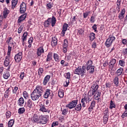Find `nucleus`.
<instances>
[{
    "mask_svg": "<svg viewBox=\"0 0 127 127\" xmlns=\"http://www.w3.org/2000/svg\"><path fill=\"white\" fill-rule=\"evenodd\" d=\"M43 94V87L38 85L31 94V98L32 101H37Z\"/></svg>",
    "mask_w": 127,
    "mask_h": 127,
    "instance_id": "nucleus-1",
    "label": "nucleus"
},
{
    "mask_svg": "<svg viewBox=\"0 0 127 127\" xmlns=\"http://www.w3.org/2000/svg\"><path fill=\"white\" fill-rule=\"evenodd\" d=\"M50 24L52 25V27H54L55 24H56V18L54 16H53L52 18H48L44 23L45 27H49Z\"/></svg>",
    "mask_w": 127,
    "mask_h": 127,
    "instance_id": "nucleus-2",
    "label": "nucleus"
},
{
    "mask_svg": "<svg viewBox=\"0 0 127 127\" xmlns=\"http://www.w3.org/2000/svg\"><path fill=\"white\" fill-rule=\"evenodd\" d=\"M86 70L90 73H94L95 71V66L93 65V61L89 60L86 63Z\"/></svg>",
    "mask_w": 127,
    "mask_h": 127,
    "instance_id": "nucleus-3",
    "label": "nucleus"
},
{
    "mask_svg": "<svg viewBox=\"0 0 127 127\" xmlns=\"http://www.w3.org/2000/svg\"><path fill=\"white\" fill-rule=\"evenodd\" d=\"M116 40V37L113 35H110L109 38L106 40L105 42V46L106 47L109 48L112 46L113 42Z\"/></svg>",
    "mask_w": 127,
    "mask_h": 127,
    "instance_id": "nucleus-4",
    "label": "nucleus"
},
{
    "mask_svg": "<svg viewBox=\"0 0 127 127\" xmlns=\"http://www.w3.org/2000/svg\"><path fill=\"white\" fill-rule=\"evenodd\" d=\"M74 73L77 75H81V76H83L86 73V66L83 65L82 67H78L75 69Z\"/></svg>",
    "mask_w": 127,
    "mask_h": 127,
    "instance_id": "nucleus-5",
    "label": "nucleus"
},
{
    "mask_svg": "<svg viewBox=\"0 0 127 127\" xmlns=\"http://www.w3.org/2000/svg\"><path fill=\"white\" fill-rule=\"evenodd\" d=\"M39 106L40 112H42V113H50V111L48 110V109H47L44 103H40L39 104Z\"/></svg>",
    "mask_w": 127,
    "mask_h": 127,
    "instance_id": "nucleus-6",
    "label": "nucleus"
},
{
    "mask_svg": "<svg viewBox=\"0 0 127 127\" xmlns=\"http://www.w3.org/2000/svg\"><path fill=\"white\" fill-rule=\"evenodd\" d=\"M77 104H78V100H73L71 102H69L68 104H67L65 106V108H68V109H69V110H72V109L76 108Z\"/></svg>",
    "mask_w": 127,
    "mask_h": 127,
    "instance_id": "nucleus-7",
    "label": "nucleus"
},
{
    "mask_svg": "<svg viewBox=\"0 0 127 127\" xmlns=\"http://www.w3.org/2000/svg\"><path fill=\"white\" fill-rule=\"evenodd\" d=\"M41 115H38L37 114H34L33 115L32 117L31 118V121L33 124H37L39 123V120L40 119Z\"/></svg>",
    "mask_w": 127,
    "mask_h": 127,
    "instance_id": "nucleus-8",
    "label": "nucleus"
},
{
    "mask_svg": "<svg viewBox=\"0 0 127 127\" xmlns=\"http://www.w3.org/2000/svg\"><path fill=\"white\" fill-rule=\"evenodd\" d=\"M98 89H99V85L96 83H94L92 84L91 87V89L88 92V94H90L91 93H95L98 91Z\"/></svg>",
    "mask_w": 127,
    "mask_h": 127,
    "instance_id": "nucleus-9",
    "label": "nucleus"
},
{
    "mask_svg": "<svg viewBox=\"0 0 127 127\" xmlns=\"http://www.w3.org/2000/svg\"><path fill=\"white\" fill-rule=\"evenodd\" d=\"M92 96H94V98L95 100H99L101 97V92L97 91L95 92H91L89 93V97H92Z\"/></svg>",
    "mask_w": 127,
    "mask_h": 127,
    "instance_id": "nucleus-10",
    "label": "nucleus"
},
{
    "mask_svg": "<svg viewBox=\"0 0 127 127\" xmlns=\"http://www.w3.org/2000/svg\"><path fill=\"white\" fill-rule=\"evenodd\" d=\"M11 57L10 56H7L5 57V60L4 61V65L5 67H8L10 66V62H11Z\"/></svg>",
    "mask_w": 127,
    "mask_h": 127,
    "instance_id": "nucleus-11",
    "label": "nucleus"
},
{
    "mask_svg": "<svg viewBox=\"0 0 127 127\" xmlns=\"http://www.w3.org/2000/svg\"><path fill=\"white\" fill-rule=\"evenodd\" d=\"M47 122H48L47 118L44 116L41 115L39 124H40V125H46V124H47Z\"/></svg>",
    "mask_w": 127,
    "mask_h": 127,
    "instance_id": "nucleus-12",
    "label": "nucleus"
},
{
    "mask_svg": "<svg viewBox=\"0 0 127 127\" xmlns=\"http://www.w3.org/2000/svg\"><path fill=\"white\" fill-rule=\"evenodd\" d=\"M21 59H22V52H20L15 55L14 60L15 62L18 63L21 61Z\"/></svg>",
    "mask_w": 127,
    "mask_h": 127,
    "instance_id": "nucleus-13",
    "label": "nucleus"
},
{
    "mask_svg": "<svg viewBox=\"0 0 127 127\" xmlns=\"http://www.w3.org/2000/svg\"><path fill=\"white\" fill-rule=\"evenodd\" d=\"M26 11V3H24V2H22L20 6V13L22 14V13H24Z\"/></svg>",
    "mask_w": 127,
    "mask_h": 127,
    "instance_id": "nucleus-14",
    "label": "nucleus"
},
{
    "mask_svg": "<svg viewBox=\"0 0 127 127\" xmlns=\"http://www.w3.org/2000/svg\"><path fill=\"white\" fill-rule=\"evenodd\" d=\"M27 35H28V33H27V32H25L21 37L22 45L23 46H24V44H25V42L27 40Z\"/></svg>",
    "mask_w": 127,
    "mask_h": 127,
    "instance_id": "nucleus-15",
    "label": "nucleus"
},
{
    "mask_svg": "<svg viewBox=\"0 0 127 127\" xmlns=\"http://www.w3.org/2000/svg\"><path fill=\"white\" fill-rule=\"evenodd\" d=\"M9 12H10V11L7 9V8L5 7L3 9V18H6L7 17V16L8 14H9Z\"/></svg>",
    "mask_w": 127,
    "mask_h": 127,
    "instance_id": "nucleus-16",
    "label": "nucleus"
},
{
    "mask_svg": "<svg viewBox=\"0 0 127 127\" xmlns=\"http://www.w3.org/2000/svg\"><path fill=\"white\" fill-rule=\"evenodd\" d=\"M123 72H124V68L120 67L115 72L116 76L120 77V76H122L123 75Z\"/></svg>",
    "mask_w": 127,
    "mask_h": 127,
    "instance_id": "nucleus-17",
    "label": "nucleus"
},
{
    "mask_svg": "<svg viewBox=\"0 0 127 127\" xmlns=\"http://www.w3.org/2000/svg\"><path fill=\"white\" fill-rule=\"evenodd\" d=\"M58 42V40L56 36L52 38V42H51V45L52 47H55L57 45V43Z\"/></svg>",
    "mask_w": 127,
    "mask_h": 127,
    "instance_id": "nucleus-18",
    "label": "nucleus"
},
{
    "mask_svg": "<svg viewBox=\"0 0 127 127\" xmlns=\"http://www.w3.org/2000/svg\"><path fill=\"white\" fill-rule=\"evenodd\" d=\"M37 55L41 56V55L44 53V49H43V47H41L37 49Z\"/></svg>",
    "mask_w": 127,
    "mask_h": 127,
    "instance_id": "nucleus-19",
    "label": "nucleus"
},
{
    "mask_svg": "<svg viewBox=\"0 0 127 127\" xmlns=\"http://www.w3.org/2000/svg\"><path fill=\"white\" fill-rule=\"evenodd\" d=\"M50 92H51V90L50 89H46V92L43 95L44 99H48V98H49V96H50V94H51Z\"/></svg>",
    "mask_w": 127,
    "mask_h": 127,
    "instance_id": "nucleus-20",
    "label": "nucleus"
},
{
    "mask_svg": "<svg viewBox=\"0 0 127 127\" xmlns=\"http://www.w3.org/2000/svg\"><path fill=\"white\" fill-rule=\"evenodd\" d=\"M34 105V103H33V102L31 100V99H28L27 102V107L28 109H32Z\"/></svg>",
    "mask_w": 127,
    "mask_h": 127,
    "instance_id": "nucleus-21",
    "label": "nucleus"
},
{
    "mask_svg": "<svg viewBox=\"0 0 127 127\" xmlns=\"http://www.w3.org/2000/svg\"><path fill=\"white\" fill-rule=\"evenodd\" d=\"M96 106V101L93 100L91 103L90 106L88 108V111L91 113L92 111L94 110V108H95V106Z\"/></svg>",
    "mask_w": 127,
    "mask_h": 127,
    "instance_id": "nucleus-22",
    "label": "nucleus"
},
{
    "mask_svg": "<svg viewBox=\"0 0 127 127\" xmlns=\"http://www.w3.org/2000/svg\"><path fill=\"white\" fill-rule=\"evenodd\" d=\"M26 15H27V13H24L23 15H21L18 18L17 22L18 23H20L22 21H23L25 18H26Z\"/></svg>",
    "mask_w": 127,
    "mask_h": 127,
    "instance_id": "nucleus-23",
    "label": "nucleus"
},
{
    "mask_svg": "<svg viewBox=\"0 0 127 127\" xmlns=\"http://www.w3.org/2000/svg\"><path fill=\"white\" fill-rule=\"evenodd\" d=\"M23 104H24V99L23 97H20L17 101V105L19 107H23Z\"/></svg>",
    "mask_w": 127,
    "mask_h": 127,
    "instance_id": "nucleus-24",
    "label": "nucleus"
},
{
    "mask_svg": "<svg viewBox=\"0 0 127 127\" xmlns=\"http://www.w3.org/2000/svg\"><path fill=\"white\" fill-rule=\"evenodd\" d=\"M49 80H50V75H48L45 76L43 81V84L44 86H46L47 84V83L49 82Z\"/></svg>",
    "mask_w": 127,
    "mask_h": 127,
    "instance_id": "nucleus-25",
    "label": "nucleus"
},
{
    "mask_svg": "<svg viewBox=\"0 0 127 127\" xmlns=\"http://www.w3.org/2000/svg\"><path fill=\"white\" fill-rule=\"evenodd\" d=\"M117 60L115 59H112L109 63V68H114L115 64H116Z\"/></svg>",
    "mask_w": 127,
    "mask_h": 127,
    "instance_id": "nucleus-26",
    "label": "nucleus"
},
{
    "mask_svg": "<svg viewBox=\"0 0 127 127\" xmlns=\"http://www.w3.org/2000/svg\"><path fill=\"white\" fill-rule=\"evenodd\" d=\"M125 13H126V9H123L119 15L120 19L122 20L125 17Z\"/></svg>",
    "mask_w": 127,
    "mask_h": 127,
    "instance_id": "nucleus-27",
    "label": "nucleus"
},
{
    "mask_svg": "<svg viewBox=\"0 0 127 127\" xmlns=\"http://www.w3.org/2000/svg\"><path fill=\"white\" fill-rule=\"evenodd\" d=\"M18 1V0H12L11 1V8L13 9H14L15 8V6H16V5L17 4V2Z\"/></svg>",
    "mask_w": 127,
    "mask_h": 127,
    "instance_id": "nucleus-28",
    "label": "nucleus"
},
{
    "mask_svg": "<svg viewBox=\"0 0 127 127\" xmlns=\"http://www.w3.org/2000/svg\"><path fill=\"white\" fill-rule=\"evenodd\" d=\"M52 60V53L49 52L47 56L46 62H49Z\"/></svg>",
    "mask_w": 127,
    "mask_h": 127,
    "instance_id": "nucleus-29",
    "label": "nucleus"
},
{
    "mask_svg": "<svg viewBox=\"0 0 127 127\" xmlns=\"http://www.w3.org/2000/svg\"><path fill=\"white\" fill-rule=\"evenodd\" d=\"M54 59L56 62H59L60 61V57L58 54H54Z\"/></svg>",
    "mask_w": 127,
    "mask_h": 127,
    "instance_id": "nucleus-30",
    "label": "nucleus"
},
{
    "mask_svg": "<svg viewBox=\"0 0 127 127\" xmlns=\"http://www.w3.org/2000/svg\"><path fill=\"white\" fill-rule=\"evenodd\" d=\"M10 94V90L8 88L4 93V97L5 99H7Z\"/></svg>",
    "mask_w": 127,
    "mask_h": 127,
    "instance_id": "nucleus-31",
    "label": "nucleus"
},
{
    "mask_svg": "<svg viewBox=\"0 0 127 127\" xmlns=\"http://www.w3.org/2000/svg\"><path fill=\"white\" fill-rule=\"evenodd\" d=\"M113 82L116 87H118L119 86V76H116Z\"/></svg>",
    "mask_w": 127,
    "mask_h": 127,
    "instance_id": "nucleus-32",
    "label": "nucleus"
},
{
    "mask_svg": "<svg viewBox=\"0 0 127 127\" xmlns=\"http://www.w3.org/2000/svg\"><path fill=\"white\" fill-rule=\"evenodd\" d=\"M6 42L8 46H9L10 44H12V45L13 44V43H12V38L11 37H10L7 38Z\"/></svg>",
    "mask_w": 127,
    "mask_h": 127,
    "instance_id": "nucleus-33",
    "label": "nucleus"
},
{
    "mask_svg": "<svg viewBox=\"0 0 127 127\" xmlns=\"http://www.w3.org/2000/svg\"><path fill=\"white\" fill-rule=\"evenodd\" d=\"M58 96L60 98L64 97V91L62 89H60L58 92Z\"/></svg>",
    "mask_w": 127,
    "mask_h": 127,
    "instance_id": "nucleus-34",
    "label": "nucleus"
},
{
    "mask_svg": "<svg viewBox=\"0 0 127 127\" xmlns=\"http://www.w3.org/2000/svg\"><path fill=\"white\" fill-rule=\"evenodd\" d=\"M125 110H127L125 111L124 113H123V115H122V118L123 119H125L126 117H127V104H126L125 105Z\"/></svg>",
    "mask_w": 127,
    "mask_h": 127,
    "instance_id": "nucleus-35",
    "label": "nucleus"
},
{
    "mask_svg": "<svg viewBox=\"0 0 127 127\" xmlns=\"http://www.w3.org/2000/svg\"><path fill=\"white\" fill-rule=\"evenodd\" d=\"M89 38L91 41H93V40H94V39L96 38V35L95 34V33L93 32L91 33L89 36Z\"/></svg>",
    "mask_w": 127,
    "mask_h": 127,
    "instance_id": "nucleus-36",
    "label": "nucleus"
},
{
    "mask_svg": "<svg viewBox=\"0 0 127 127\" xmlns=\"http://www.w3.org/2000/svg\"><path fill=\"white\" fill-rule=\"evenodd\" d=\"M13 125H14V121L13 119H11L8 122L7 127H12Z\"/></svg>",
    "mask_w": 127,
    "mask_h": 127,
    "instance_id": "nucleus-37",
    "label": "nucleus"
},
{
    "mask_svg": "<svg viewBox=\"0 0 127 127\" xmlns=\"http://www.w3.org/2000/svg\"><path fill=\"white\" fill-rule=\"evenodd\" d=\"M10 76V74H9V72L8 71H6L5 72H4L3 77L4 79H8L9 77Z\"/></svg>",
    "mask_w": 127,
    "mask_h": 127,
    "instance_id": "nucleus-38",
    "label": "nucleus"
},
{
    "mask_svg": "<svg viewBox=\"0 0 127 127\" xmlns=\"http://www.w3.org/2000/svg\"><path fill=\"white\" fill-rule=\"evenodd\" d=\"M119 65L122 67H125L126 65V62L124 60H120L119 62Z\"/></svg>",
    "mask_w": 127,
    "mask_h": 127,
    "instance_id": "nucleus-39",
    "label": "nucleus"
},
{
    "mask_svg": "<svg viewBox=\"0 0 127 127\" xmlns=\"http://www.w3.org/2000/svg\"><path fill=\"white\" fill-rule=\"evenodd\" d=\"M24 112H25V109H24V107L20 108L18 110V114H23Z\"/></svg>",
    "mask_w": 127,
    "mask_h": 127,
    "instance_id": "nucleus-40",
    "label": "nucleus"
},
{
    "mask_svg": "<svg viewBox=\"0 0 127 127\" xmlns=\"http://www.w3.org/2000/svg\"><path fill=\"white\" fill-rule=\"evenodd\" d=\"M81 109H82V104H79L75 108V110L76 111H81Z\"/></svg>",
    "mask_w": 127,
    "mask_h": 127,
    "instance_id": "nucleus-41",
    "label": "nucleus"
},
{
    "mask_svg": "<svg viewBox=\"0 0 127 127\" xmlns=\"http://www.w3.org/2000/svg\"><path fill=\"white\" fill-rule=\"evenodd\" d=\"M6 119H9L11 116V113L10 111H8L5 113Z\"/></svg>",
    "mask_w": 127,
    "mask_h": 127,
    "instance_id": "nucleus-42",
    "label": "nucleus"
},
{
    "mask_svg": "<svg viewBox=\"0 0 127 127\" xmlns=\"http://www.w3.org/2000/svg\"><path fill=\"white\" fill-rule=\"evenodd\" d=\"M63 47H68V40L66 39L64 40Z\"/></svg>",
    "mask_w": 127,
    "mask_h": 127,
    "instance_id": "nucleus-43",
    "label": "nucleus"
},
{
    "mask_svg": "<svg viewBox=\"0 0 127 127\" xmlns=\"http://www.w3.org/2000/svg\"><path fill=\"white\" fill-rule=\"evenodd\" d=\"M23 95L25 99H28V93L27 91H24L23 92Z\"/></svg>",
    "mask_w": 127,
    "mask_h": 127,
    "instance_id": "nucleus-44",
    "label": "nucleus"
},
{
    "mask_svg": "<svg viewBox=\"0 0 127 127\" xmlns=\"http://www.w3.org/2000/svg\"><path fill=\"white\" fill-rule=\"evenodd\" d=\"M113 108H116V105H115V103H114V102H113L112 100H111L110 109H112Z\"/></svg>",
    "mask_w": 127,
    "mask_h": 127,
    "instance_id": "nucleus-45",
    "label": "nucleus"
},
{
    "mask_svg": "<svg viewBox=\"0 0 127 127\" xmlns=\"http://www.w3.org/2000/svg\"><path fill=\"white\" fill-rule=\"evenodd\" d=\"M11 52V47L9 45L8 46V52L7 53V56H10V53Z\"/></svg>",
    "mask_w": 127,
    "mask_h": 127,
    "instance_id": "nucleus-46",
    "label": "nucleus"
},
{
    "mask_svg": "<svg viewBox=\"0 0 127 127\" xmlns=\"http://www.w3.org/2000/svg\"><path fill=\"white\" fill-rule=\"evenodd\" d=\"M84 97L85 98V102L86 104L87 103H89V102H91V101H92V99H91V98H90V97H89L88 96H84Z\"/></svg>",
    "mask_w": 127,
    "mask_h": 127,
    "instance_id": "nucleus-47",
    "label": "nucleus"
},
{
    "mask_svg": "<svg viewBox=\"0 0 127 127\" xmlns=\"http://www.w3.org/2000/svg\"><path fill=\"white\" fill-rule=\"evenodd\" d=\"M64 75H65V77L66 79H70V78H71V74H70V72H69L65 73Z\"/></svg>",
    "mask_w": 127,
    "mask_h": 127,
    "instance_id": "nucleus-48",
    "label": "nucleus"
},
{
    "mask_svg": "<svg viewBox=\"0 0 127 127\" xmlns=\"http://www.w3.org/2000/svg\"><path fill=\"white\" fill-rule=\"evenodd\" d=\"M22 30H23V26L21 25L19 28L18 29V33H21Z\"/></svg>",
    "mask_w": 127,
    "mask_h": 127,
    "instance_id": "nucleus-49",
    "label": "nucleus"
},
{
    "mask_svg": "<svg viewBox=\"0 0 127 127\" xmlns=\"http://www.w3.org/2000/svg\"><path fill=\"white\" fill-rule=\"evenodd\" d=\"M92 29L94 30V32H96V33H97L98 30H97V24H94L93 26L92 27Z\"/></svg>",
    "mask_w": 127,
    "mask_h": 127,
    "instance_id": "nucleus-50",
    "label": "nucleus"
},
{
    "mask_svg": "<svg viewBox=\"0 0 127 127\" xmlns=\"http://www.w3.org/2000/svg\"><path fill=\"white\" fill-rule=\"evenodd\" d=\"M43 68H39V71H38V75L39 76H41V75H42V73H43Z\"/></svg>",
    "mask_w": 127,
    "mask_h": 127,
    "instance_id": "nucleus-51",
    "label": "nucleus"
},
{
    "mask_svg": "<svg viewBox=\"0 0 127 127\" xmlns=\"http://www.w3.org/2000/svg\"><path fill=\"white\" fill-rule=\"evenodd\" d=\"M67 28H68V24L67 23L64 24L63 27V30H64L66 31Z\"/></svg>",
    "mask_w": 127,
    "mask_h": 127,
    "instance_id": "nucleus-52",
    "label": "nucleus"
},
{
    "mask_svg": "<svg viewBox=\"0 0 127 127\" xmlns=\"http://www.w3.org/2000/svg\"><path fill=\"white\" fill-rule=\"evenodd\" d=\"M108 121H109V117H103V121H104V123L105 124V125H106L107 124V123H108Z\"/></svg>",
    "mask_w": 127,
    "mask_h": 127,
    "instance_id": "nucleus-53",
    "label": "nucleus"
},
{
    "mask_svg": "<svg viewBox=\"0 0 127 127\" xmlns=\"http://www.w3.org/2000/svg\"><path fill=\"white\" fill-rule=\"evenodd\" d=\"M62 115H63L64 116H65L67 115V113H68V110L66 109H64L62 110Z\"/></svg>",
    "mask_w": 127,
    "mask_h": 127,
    "instance_id": "nucleus-54",
    "label": "nucleus"
},
{
    "mask_svg": "<svg viewBox=\"0 0 127 127\" xmlns=\"http://www.w3.org/2000/svg\"><path fill=\"white\" fill-rule=\"evenodd\" d=\"M17 90H18V87H14V88L12 89L13 94H16Z\"/></svg>",
    "mask_w": 127,
    "mask_h": 127,
    "instance_id": "nucleus-55",
    "label": "nucleus"
},
{
    "mask_svg": "<svg viewBox=\"0 0 127 127\" xmlns=\"http://www.w3.org/2000/svg\"><path fill=\"white\" fill-rule=\"evenodd\" d=\"M89 13H90V12L89 11H86L85 12H84L83 18H87V17L89 15Z\"/></svg>",
    "mask_w": 127,
    "mask_h": 127,
    "instance_id": "nucleus-56",
    "label": "nucleus"
},
{
    "mask_svg": "<svg viewBox=\"0 0 127 127\" xmlns=\"http://www.w3.org/2000/svg\"><path fill=\"white\" fill-rule=\"evenodd\" d=\"M90 21L91 23H94V22H95V16H91L90 18Z\"/></svg>",
    "mask_w": 127,
    "mask_h": 127,
    "instance_id": "nucleus-57",
    "label": "nucleus"
},
{
    "mask_svg": "<svg viewBox=\"0 0 127 127\" xmlns=\"http://www.w3.org/2000/svg\"><path fill=\"white\" fill-rule=\"evenodd\" d=\"M25 75V74L24 73V72L20 73V78L21 79V80H22L23 79V78H24Z\"/></svg>",
    "mask_w": 127,
    "mask_h": 127,
    "instance_id": "nucleus-58",
    "label": "nucleus"
},
{
    "mask_svg": "<svg viewBox=\"0 0 127 127\" xmlns=\"http://www.w3.org/2000/svg\"><path fill=\"white\" fill-rule=\"evenodd\" d=\"M58 122H54L52 124V127H57L58 126Z\"/></svg>",
    "mask_w": 127,
    "mask_h": 127,
    "instance_id": "nucleus-59",
    "label": "nucleus"
},
{
    "mask_svg": "<svg viewBox=\"0 0 127 127\" xmlns=\"http://www.w3.org/2000/svg\"><path fill=\"white\" fill-rule=\"evenodd\" d=\"M46 6H47V9H50L52 7L53 5L50 3H49L47 4Z\"/></svg>",
    "mask_w": 127,
    "mask_h": 127,
    "instance_id": "nucleus-60",
    "label": "nucleus"
},
{
    "mask_svg": "<svg viewBox=\"0 0 127 127\" xmlns=\"http://www.w3.org/2000/svg\"><path fill=\"white\" fill-rule=\"evenodd\" d=\"M63 51L64 53H66L68 50V47H63Z\"/></svg>",
    "mask_w": 127,
    "mask_h": 127,
    "instance_id": "nucleus-61",
    "label": "nucleus"
},
{
    "mask_svg": "<svg viewBox=\"0 0 127 127\" xmlns=\"http://www.w3.org/2000/svg\"><path fill=\"white\" fill-rule=\"evenodd\" d=\"M69 83L70 82H69V79L66 80L65 81V84L64 83V87H68V86H69Z\"/></svg>",
    "mask_w": 127,
    "mask_h": 127,
    "instance_id": "nucleus-62",
    "label": "nucleus"
},
{
    "mask_svg": "<svg viewBox=\"0 0 127 127\" xmlns=\"http://www.w3.org/2000/svg\"><path fill=\"white\" fill-rule=\"evenodd\" d=\"M111 86H112V85L111 84L110 82H106V88L107 89L111 87Z\"/></svg>",
    "mask_w": 127,
    "mask_h": 127,
    "instance_id": "nucleus-63",
    "label": "nucleus"
},
{
    "mask_svg": "<svg viewBox=\"0 0 127 127\" xmlns=\"http://www.w3.org/2000/svg\"><path fill=\"white\" fill-rule=\"evenodd\" d=\"M78 34H83V33H84V31L83 30V29H79L78 30V32H77Z\"/></svg>",
    "mask_w": 127,
    "mask_h": 127,
    "instance_id": "nucleus-64",
    "label": "nucleus"
}]
</instances>
